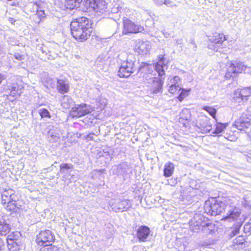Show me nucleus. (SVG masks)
<instances>
[{
  "mask_svg": "<svg viewBox=\"0 0 251 251\" xmlns=\"http://www.w3.org/2000/svg\"><path fill=\"white\" fill-rule=\"evenodd\" d=\"M204 212L211 216L225 213L223 219L229 221L236 220L241 214L240 209L236 207L229 200L220 201L214 199L205 202Z\"/></svg>",
  "mask_w": 251,
  "mask_h": 251,
  "instance_id": "1",
  "label": "nucleus"
},
{
  "mask_svg": "<svg viewBox=\"0 0 251 251\" xmlns=\"http://www.w3.org/2000/svg\"><path fill=\"white\" fill-rule=\"evenodd\" d=\"M70 26L73 37L80 42L86 40L90 36L92 31L89 20L85 17L72 21Z\"/></svg>",
  "mask_w": 251,
  "mask_h": 251,
  "instance_id": "2",
  "label": "nucleus"
},
{
  "mask_svg": "<svg viewBox=\"0 0 251 251\" xmlns=\"http://www.w3.org/2000/svg\"><path fill=\"white\" fill-rule=\"evenodd\" d=\"M136 59L132 55L127 56L126 61H123L119 68L118 75L120 77H128L137 69Z\"/></svg>",
  "mask_w": 251,
  "mask_h": 251,
  "instance_id": "3",
  "label": "nucleus"
},
{
  "mask_svg": "<svg viewBox=\"0 0 251 251\" xmlns=\"http://www.w3.org/2000/svg\"><path fill=\"white\" fill-rule=\"evenodd\" d=\"M83 5L87 11H94L98 15L106 11L107 4L104 0H84Z\"/></svg>",
  "mask_w": 251,
  "mask_h": 251,
  "instance_id": "4",
  "label": "nucleus"
},
{
  "mask_svg": "<svg viewBox=\"0 0 251 251\" xmlns=\"http://www.w3.org/2000/svg\"><path fill=\"white\" fill-rule=\"evenodd\" d=\"M94 110L93 107L85 103L75 104L72 107L70 114L73 118H79L91 113Z\"/></svg>",
  "mask_w": 251,
  "mask_h": 251,
  "instance_id": "5",
  "label": "nucleus"
},
{
  "mask_svg": "<svg viewBox=\"0 0 251 251\" xmlns=\"http://www.w3.org/2000/svg\"><path fill=\"white\" fill-rule=\"evenodd\" d=\"M109 204L113 211L116 212L126 211L132 206L130 201L125 199L112 200Z\"/></svg>",
  "mask_w": 251,
  "mask_h": 251,
  "instance_id": "6",
  "label": "nucleus"
},
{
  "mask_svg": "<svg viewBox=\"0 0 251 251\" xmlns=\"http://www.w3.org/2000/svg\"><path fill=\"white\" fill-rule=\"evenodd\" d=\"M54 236L51 231L45 230L41 231L37 236L36 242L40 246L50 245L54 240Z\"/></svg>",
  "mask_w": 251,
  "mask_h": 251,
  "instance_id": "7",
  "label": "nucleus"
},
{
  "mask_svg": "<svg viewBox=\"0 0 251 251\" xmlns=\"http://www.w3.org/2000/svg\"><path fill=\"white\" fill-rule=\"evenodd\" d=\"M144 29V28L142 26L136 25L133 22L127 19L124 21V28L122 33L125 35L128 33H137L142 32Z\"/></svg>",
  "mask_w": 251,
  "mask_h": 251,
  "instance_id": "8",
  "label": "nucleus"
},
{
  "mask_svg": "<svg viewBox=\"0 0 251 251\" xmlns=\"http://www.w3.org/2000/svg\"><path fill=\"white\" fill-rule=\"evenodd\" d=\"M112 172L114 174L125 178L131 170L129 166L126 163L123 162L118 166H114L112 168Z\"/></svg>",
  "mask_w": 251,
  "mask_h": 251,
  "instance_id": "9",
  "label": "nucleus"
},
{
  "mask_svg": "<svg viewBox=\"0 0 251 251\" xmlns=\"http://www.w3.org/2000/svg\"><path fill=\"white\" fill-rule=\"evenodd\" d=\"M151 48V44L148 41H139L135 46V50L140 54H146Z\"/></svg>",
  "mask_w": 251,
  "mask_h": 251,
  "instance_id": "10",
  "label": "nucleus"
},
{
  "mask_svg": "<svg viewBox=\"0 0 251 251\" xmlns=\"http://www.w3.org/2000/svg\"><path fill=\"white\" fill-rule=\"evenodd\" d=\"M202 216L196 215L193 220H191L190 225V229L193 232H198L200 229H201L202 224L204 222L202 220Z\"/></svg>",
  "mask_w": 251,
  "mask_h": 251,
  "instance_id": "11",
  "label": "nucleus"
},
{
  "mask_svg": "<svg viewBox=\"0 0 251 251\" xmlns=\"http://www.w3.org/2000/svg\"><path fill=\"white\" fill-rule=\"evenodd\" d=\"M159 61L155 64V68L158 75L160 77H162L165 75V70L164 68L168 63V60L164 57L163 55H160L158 56Z\"/></svg>",
  "mask_w": 251,
  "mask_h": 251,
  "instance_id": "12",
  "label": "nucleus"
},
{
  "mask_svg": "<svg viewBox=\"0 0 251 251\" xmlns=\"http://www.w3.org/2000/svg\"><path fill=\"white\" fill-rule=\"evenodd\" d=\"M6 94L14 98H17L22 93V88L21 86L17 84H13L8 86V88L5 90Z\"/></svg>",
  "mask_w": 251,
  "mask_h": 251,
  "instance_id": "13",
  "label": "nucleus"
},
{
  "mask_svg": "<svg viewBox=\"0 0 251 251\" xmlns=\"http://www.w3.org/2000/svg\"><path fill=\"white\" fill-rule=\"evenodd\" d=\"M14 199H17V196L15 194V191L11 189H5L1 194V204L5 205Z\"/></svg>",
  "mask_w": 251,
  "mask_h": 251,
  "instance_id": "14",
  "label": "nucleus"
},
{
  "mask_svg": "<svg viewBox=\"0 0 251 251\" xmlns=\"http://www.w3.org/2000/svg\"><path fill=\"white\" fill-rule=\"evenodd\" d=\"M250 120L248 118L242 117L238 119L234 123V126L240 130L248 128L250 126Z\"/></svg>",
  "mask_w": 251,
  "mask_h": 251,
  "instance_id": "15",
  "label": "nucleus"
},
{
  "mask_svg": "<svg viewBox=\"0 0 251 251\" xmlns=\"http://www.w3.org/2000/svg\"><path fill=\"white\" fill-rule=\"evenodd\" d=\"M164 78L161 77H156L154 81L152 83L150 84L151 90L152 91L153 93H158L161 91L162 89V87L164 82Z\"/></svg>",
  "mask_w": 251,
  "mask_h": 251,
  "instance_id": "16",
  "label": "nucleus"
},
{
  "mask_svg": "<svg viewBox=\"0 0 251 251\" xmlns=\"http://www.w3.org/2000/svg\"><path fill=\"white\" fill-rule=\"evenodd\" d=\"M150 230L146 226H140L137 230V237L140 241H145L150 234Z\"/></svg>",
  "mask_w": 251,
  "mask_h": 251,
  "instance_id": "17",
  "label": "nucleus"
},
{
  "mask_svg": "<svg viewBox=\"0 0 251 251\" xmlns=\"http://www.w3.org/2000/svg\"><path fill=\"white\" fill-rule=\"evenodd\" d=\"M226 37L223 33H216L209 39V41L216 45H221L223 41L226 40Z\"/></svg>",
  "mask_w": 251,
  "mask_h": 251,
  "instance_id": "18",
  "label": "nucleus"
},
{
  "mask_svg": "<svg viewBox=\"0 0 251 251\" xmlns=\"http://www.w3.org/2000/svg\"><path fill=\"white\" fill-rule=\"evenodd\" d=\"M57 88L59 93L64 94L69 91V85L65 80L57 79Z\"/></svg>",
  "mask_w": 251,
  "mask_h": 251,
  "instance_id": "19",
  "label": "nucleus"
},
{
  "mask_svg": "<svg viewBox=\"0 0 251 251\" xmlns=\"http://www.w3.org/2000/svg\"><path fill=\"white\" fill-rule=\"evenodd\" d=\"M10 227L4 220H0V235L5 236L10 231Z\"/></svg>",
  "mask_w": 251,
  "mask_h": 251,
  "instance_id": "20",
  "label": "nucleus"
},
{
  "mask_svg": "<svg viewBox=\"0 0 251 251\" xmlns=\"http://www.w3.org/2000/svg\"><path fill=\"white\" fill-rule=\"evenodd\" d=\"M61 106L65 109L69 108L74 103L73 100L69 96H64L61 100Z\"/></svg>",
  "mask_w": 251,
  "mask_h": 251,
  "instance_id": "21",
  "label": "nucleus"
},
{
  "mask_svg": "<svg viewBox=\"0 0 251 251\" xmlns=\"http://www.w3.org/2000/svg\"><path fill=\"white\" fill-rule=\"evenodd\" d=\"M201 225V231L205 235L210 234L214 229L213 225L209 222H204Z\"/></svg>",
  "mask_w": 251,
  "mask_h": 251,
  "instance_id": "22",
  "label": "nucleus"
},
{
  "mask_svg": "<svg viewBox=\"0 0 251 251\" xmlns=\"http://www.w3.org/2000/svg\"><path fill=\"white\" fill-rule=\"evenodd\" d=\"M174 166L173 163L168 162L165 165L164 169V176L166 177H170L174 172Z\"/></svg>",
  "mask_w": 251,
  "mask_h": 251,
  "instance_id": "23",
  "label": "nucleus"
},
{
  "mask_svg": "<svg viewBox=\"0 0 251 251\" xmlns=\"http://www.w3.org/2000/svg\"><path fill=\"white\" fill-rule=\"evenodd\" d=\"M201 122L200 126L203 132H208L212 129V126L207 119L204 118L201 120Z\"/></svg>",
  "mask_w": 251,
  "mask_h": 251,
  "instance_id": "24",
  "label": "nucleus"
},
{
  "mask_svg": "<svg viewBox=\"0 0 251 251\" xmlns=\"http://www.w3.org/2000/svg\"><path fill=\"white\" fill-rule=\"evenodd\" d=\"M3 206L7 211L12 212H16L18 208L16 203V199H14L10 201H8L7 203H5Z\"/></svg>",
  "mask_w": 251,
  "mask_h": 251,
  "instance_id": "25",
  "label": "nucleus"
},
{
  "mask_svg": "<svg viewBox=\"0 0 251 251\" xmlns=\"http://www.w3.org/2000/svg\"><path fill=\"white\" fill-rule=\"evenodd\" d=\"M237 72L236 71V69L234 66V64L232 63L228 67L226 73L225 75V77L227 79H229L231 77H233L236 76Z\"/></svg>",
  "mask_w": 251,
  "mask_h": 251,
  "instance_id": "26",
  "label": "nucleus"
},
{
  "mask_svg": "<svg viewBox=\"0 0 251 251\" xmlns=\"http://www.w3.org/2000/svg\"><path fill=\"white\" fill-rule=\"evenodd\" d=\"M74 166L71 164L63 163L60 166V173L63 174L68 173L73 169Z\"/></svg>",
  "mask_w": 251,
  "mask_h": 251,
  "instance_id": "27",
  "label": "nucleus"
},
{
  "mask_svg": "<svg viewBox=\"0 0 251 251\" xmlns=\"http://www.w3.org/2000/svg\"><path fill=\"white\" fill-rule=\"evenodd\" d=\"M181 83V80L178 76L174 77H169L168 79V86H176V85L180 86Z\"/></svg>",
  "mask_w": 251,
  "mask_h": 251,
  "instance_id": "28",
  "label": "nucleus"
},
{
  "mask_svg": "<svg viewBox=\"0 0 251 251\" xmlns=\"http://www.w3.org/2000/svg\"><path fill=\"white\" fill-rule=\"evenodd\" d=\"M20 237L21 234L19 232H13L7 236L6 240L7 242H9L10 241L13 242H18L20 241L19 238H20Z\"/></svg>",
  "mask_w": 251,
  "mask_h": 251,
  "instance_id": "29",
  "label": "nucleus"
},
{
  "mask_svg": "<svg viewBox=\"0 0 251 251\" xmlns=\"http://www.w3.org/2000/svg\"><path fill=\"white\" fill-rule=\"evenodd\" d=\"M67 7L68 8L74 9L75 8L78 7L82 0H66Z\"/></svg>",
  "mask_w": 251,
  "mask_h": 251,
  "instance_id": "30",
  "label": "nucleus"
},
{
  "mask_svg": "<svg viewBox=\"0 0 251 251\" xmlns=\"http://www.w3.org/2000/svg\"><path fill=\"white\" fill-rule=\"evenodd\" d=\"M233 99L235 101L239 103L245 101L244 99H243V97H242L240 89L235 90L233 94Z\"/></svg>",
  "mask_w": 251,
  "mask_h": 251,
  "instance_id": "31",
  "label": "nucleus"
},
{
  "mask_svg": "<svg viewBox=\"0 0 251 251\" xmlns=\"http://www.w3.org/2000/svg\"><path fill=\"white\" fill-rule=\"evenodd\" d=\"M20 241L18 242H13V241H9L7 242V247L9 251H18L20 249L19 248V243Z\"/></svg>",
  "mask_w": 251,
  "mask_h": 251,
  "instance_id": "32",
  "label": "nucleus"
},
{
  "mask_svg": "<svg viewBox=\"0 0 251 251\" xmlns=\"http://www.w3.org/2000/svg\"><path fill=\"white\" fill-rule=\"evenodd\" d=\"M242 93V97L245 101H247L248 98L251 96V87H244L242 89H240Z\"/></svg>",
  "mask_w": 251,
  "mask_h": 251,
  "instance_id": "33",
  "label": "nucleus"
},
{
  "mask_svg": "<svg viewBox=\"0 0 251 251\" xmlns=\"http://www.w3.org/2000/svg\"><path fill=\"white\" fill-rule=\"evenodd\" d=\"M245 241H246L244 237L242 235H239L233 240V246L234 248H236V246L238 245H241L242 246L243 245L245 244Z\"/></svg>",
  "mask_w": 251,
  "mask_h": 251,
  "instance_id": "34",
  "label": "nucleus"
},
{
  "mask_svg": "<svg viewBox=\"0 0 251 251\" xmlns=\"http://www.w3.org/2000/svg\"><path fill=\"white\" fill-rule=\"evenodd\" d=\"M48 52L46 50L42 49L43 54H45L47 55V56L45 57V59L52 60L57 57V54L56 53H52L50 50H48Z\"/></svg>",
  "mask_w": 251,
  "mask_h": 251,
  "instance_id": "35",
  "label": "nucleus"
},
{
  "mask_svg": "<svg viewBox=\"0 0 251 251\" xmlns=\"http://www.w3.org/2000/svg\"><path fill=\"white\" fill-rule=\"evenodd\" d=\"M233 64L235 68L236 69L237 74L241 73L247 68V67L245 66V65L242 62H235V63Z\"/></svg>",
  "mask_w": 251,
  "mask_h": 251,
  "instance_id": "36",
  "label": "nucleus"
},
{
  "mask_svg": "<svg viewBox=\"0 0 251 251\" xmlns=\"http://www.w3.org/2000/svg\"><path fill=\"white\" fill-rule=\"evenodd\" d=\"M226 124L221 123H217L216 125V129L213 132L214 133L218 134L222 132L226 126Z\"/></svg>",
  "mask_w": 251,
  "mask_h": 251,
  "instance_id": "37",
  "label": "nucleus"
},
{
  "mask_svg": "<svg viewBox=\"0 0 251 251\" xmlns=\"http://www.w3.org/2000/svg\"><path fill=\"white\" fill-rule=\"evenodd\" d=\"M143 77H144L145 82L149 85L152 83L154 81V79L156 78L151 73L146 74L143 75Z\"/></svg>",
  "mask_w": 251,
  "mask_h": 251,
  "instance_id": "38",
  "label": "nucleus"
},
{
  "mask_svg": "<svg viewBox=\"0 0 251 251\" xmlns=\"http://www.w3.org/2000/svg\"><path fill=\"white\" fill-rule=\"evenodd\" d=\"M203 109L207 111L214 119H216V114L217 110L213 107L205 106L203 107Z\"/></svg>",
  "mask_w": 251,
  "mask_h": 251,
  "instance_id": "39",
  "label": "nucleus"
},
{
  "mask_svg": "<svg viewBox=\"0 0 251 251\" xmlns=\"http://www.w3.org/2000/svg\"><path fill=\"white\" fill-rule=\"evenodd\" d=\"M151 66L148 64L142 63L138 69V73H144L149 71Z\"/></svg>",
  "mask_w": 251,
  "mask_h": 251,
  "instance_id": "40",
  "label": "nucleus"
},
{
  "mask_svg": "<svg viewBox=\"0 0 251 251\" xmlns=\"http://www.w3.org/2000/svg\"><path fill=\"white\" fill-rule=\"evenodd\" d=\"M39 114L42 118H50V115L49 111L45 108H41L39 110Z\"/></svg>",
  "mask_w": 251,
  "mask_h": 251,
  "instance_id": "41",
  "label": "nucleus"
},
{
  "mask_svg": "<svg viewBox=\"0 0 251 251\" xmlns=\"http://www.w3.org/2000/svg\"><path fill=\"white\" fill-rule=\"evenodd\" d=\"M40 251H59V249L55 246H52L50 245L46 246L42 248Z\"/></svg>",
  "mask_w": 251,
  "mask_h": 251,
  "instance_id": "42",
  "label": "nucleus"
},
{
  "mask_svg": "<svg viewBox=\"0 0 251 251\" xmlns=\"http://www.w3.org/2000/svg\"><path fill=\"white\" fill-rule=\"evenodd\" d=\"M13 56L12 58H15L18 61H22L25 59V55L24 53L20 52H15L13 54H12Z\"/></svg>",
  "mask_w": 251,
  "mask_h": 251,
  "instance_id": "43",
  "label": "nucleus"
},
{
  "mask_svg": "<svg viewBox=\"0 0 251 251\" xmlns=\"http://www.w3.org/2000/svg\"><path fill=\"white\" fill-rule=\"evenodd\" d=\"M36 5L37 6V12L36 15L40 18V21L44 19L45 17V14L44 10H39V6L36 3Z\"/></svg>",
  "mask_w": 251,
  "mask_h": 251,
  "instance_id": "44",
  "label": "nucleus"
},
{
  "mask_svg": "<svg viewBox=\"0 0 251 251\" xmlns=\"http://www.w3.org/2000/svg\"><path fill=\"white\" fill-rule=\"evenodd\" d=\"M181 87L180 86L176 85V86H169L168 91L172 94H175L180 91Z\"/></svg>",
  "mask_w": 251,
  "mask_h": 251,
  "instance_id": "45",
  "label": "nucleus"
},
{
  "mask_svg": "<svg viewBox=\"0 0 251 251\" xmlns=\"http://www.w3.org/2000/svg\"><path fill=\"white\" fill-rule=\"evenodd\" d=\"M180 90L181 92L178 95L177 98L180 101H181L183 100L184 98L187 96V93L188 91L184 89L181 88Z\"/></svg>",
  "mask_w": 251,
  "mask_h": 251,
  "instance_id": "46",
  "label": "nucleus"
},
{
  "mask_svg": "<svg viewBox=\"0 0 251 251\" xmlns=\"http://www.w3.org/2000/svg\"><path fill=\"white\" fill-rule=\"evenodd\" d=\"M244 231L246 233L249 235L251 234V222L245 225L244 226Z\"/></svg>",
  "mask_w": 251,
  "mask_h": 251,
  "instance_id": "47",
  "label": "nucleus"
},
{
  "mask_svg": "<svg viewBox=\"0 0 251 251\" xmlns=\"http://www.w3.org/2000/svg\"><path fill=\"white\" fill-rule=\"evenodd\" d=\"M180 116L181 118L187 120L190 118L189 112L187 110H183L180 113Z\"/></svg>",
  "mask_w": 251,
  "mask_h": 251,
  "instance_id": "48",
  "label": "nucleus"
},
{
  "mask_svg": "<svg viewBox=\"0 0 251 251\" xmlns=\"http://www.w3.org/2000/svg\"><path fill=\"white\" fill-rule=\"evenodd\" d=\"M59 138V137L57 135L52 133L49 138V141L51 143L56 142Z\"/></svg>",
  "mask_w": 251,
  "mask_h": 251,
  "instance_id": "49",
  "label": "nucleus"
},
{
  "mask_svg": "<svg viewBox=\"0 0 251 251\" xmlns=\"http://www.w3.org/2000/svg\"><path fill=\"white\" fill-rule=\"evenodd\" d=\"M239 228H236L235 229H234L230 232L229 235H230V236L232 237V236L237 234L239 233Z\"/></svg>",
  "mask_w": 251,
  "mask_h": 251,
  "instance_id": "50",
  "label": "nucleus"
},
{
  "mask_svg": "<svg viewBox=\"0 0 251 251\" xmlns=\"http://www.w3.org/2000/svg\"><path fill=\"white\" fill-rule=\"evenodd\" d=\"M153 2L157 5H162L163 4V0H153Z\"/></svg>",
  "mask_w": 251,
  "mask_h": 251,
  "instance_id": "51",
  "label": "nucleus"
},
{
  "mask_svg": "<svg viewBox=\"0 0 251 251\" xmlns=\"http://www.w3.org/2000/svg\"><path fill=\"white\" fill-rule=\"evenodd\" d=\"M95 134L94 133H90L87 136L86 139L88 140H94V136Z\"/></svg>",
  "mask_w": 251,
  "mask_h": 251,
  "instance_id": "52",
  "label": "nucleus"
},
{
  "mask_svg": "<svg viewBox=\"0 0 251 251\" xmlns=\"http://www.w3.org/2000/svg\"><path fill=\"white\" fill-rule=\"evenodd\" d=\"M172 3L171 0H163V4L169 6L170 4Z\"/></svg>",
  "mask_w": 251,
  "mask_h": 251,
  "instance_id": "53",
  "label": "nucleus"
},
{
  "mask_svg": "<svg viewBox=\"0 0 251 251\" xmlns=\"http://www.w3.org/2000/svg\"><path fill=\"white\" fill-rule=\"evenodd\" d=\"M190 43L193 46V50H196L197 47L195 43V41L194 40H192L190 42Z\"/></svg>",
  "mask_w": 251,
  "mask_h": 251,
  "instance_id": "54",
  "label": "nucleus"
},
{
  "mask_svg": "<svg viewBox=\"0 0 251 251\" xmlns=\"http://www.w3.org/2000/svg\"><path fill=\"white\" fill-rule=\"evenodd\" d=\"M5 75L0 73V84L5 79Z\"/></svg>",
  "mask_w": 251,
  "mask_h": 251,
  "instance_id": "55",
  "label": "nucleus"
},
{
  "mask_svg": "<svg viewBox=\"0 0 251 251\" xmlns=\"http://www.w3.org/2000/svg\"><path fill=\"white\" fill-rule=\"evenodd\" d=\"M102 156H104L105 158H108V157L110 156V154L108 151H105L101 155Z\"/></svg>",
  "mask_w": 251,
  "mask_h": 251,
  "instance_id": "56",
  "label": "nucleus"
},
{
  "mask_svg": "<svg viewBox=\"0 0 251 251\" xmlns=\"http://www.w3.org/2000/svg\"><path fill=\"white\" fill-rule=\"evenodd\" d=\"M4 245V241L3 240L1 239V238H0V251H1L2 250V247Z\"/></svg>",
  "mask_w": 251,
  "mask_h": 251,
  "instance_id": "57",
  "label": "nucleus"
},
{
  "mask_svg": "<svg viewBox=\"0 0 251 251\" xmlns=\"http://www.w3.org/2000/svg\"><path fill=\"white\" fill-rule=\"evenodd\" d=\"M112 22L115 25H117V23L115 22V21L112 20Z\"/></svg>",
  "mask_w": 251,
  "mask_h": 251,
  "instance_id": "58",
  "label": "nucleus"
},
{
  "mask_svg": "<svg viewBox=\"0 0 251 251\" xmlns=\"http://www.w3.org/2000/svg\"><path fill=\"white\" fill-rule=\"evenodd\" d=\"M216 48H217V47H214V48H213V50H215L216 51H218V49H216Z\"/></svg>",
  "mask_w": 251,
  "mask_h": 251,
  "instance_id": "59",
  "label": "nucleus"
}]
</instances>
